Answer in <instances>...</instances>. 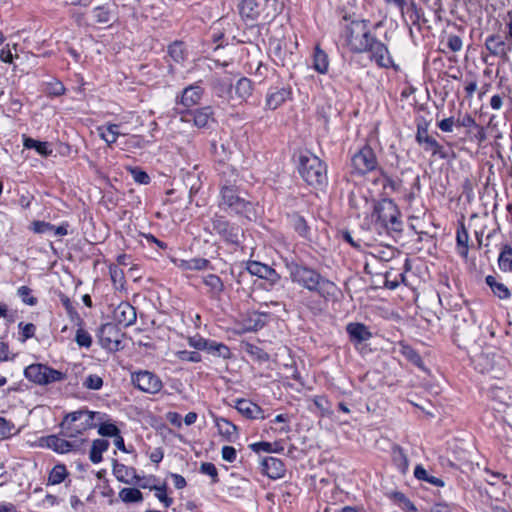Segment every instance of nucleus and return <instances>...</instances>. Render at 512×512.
<instances>
[{"mask_svg":"<svg viewBox=\"0 0 512 512\" xmlns=\"http://www.w3.org/2000/svg\"><path fill=\"white\" fill-rule=\"evenodd\" d=\"M287 266L293 282L310 291L318 292L320 296L327 300L336 296L337 286L333 282L322 278L315 270L299 265L294 261L287 263Z\"/></svg>","mask_w":512,"mask_h":512,"instance_id":"1","label":"nucleus"},{"mask_svg":"<svg viewBox=\"0 0 512 512\" xmlns=\"http://www.w3.org/2000/svg\"><path fill=\"white\" fill-rule=\"evenodd\" d=\"M371 219L375 230L386 232H400L402 230V221L400 212L392 200H383L373 206Z\"/></svg>","mask_w":512,"mask_h":512,"instance_id":"2","label":"nucleus"},{"mask_svg":"<svg viewBox=\"0 0 512 512\" xmlns=\"http://www.w3.org/2000/svg\"><path fill=\"white\" fill-rule=\"evenodd\" d=\"M99 412L89 411L87 409H80L70 412L65 415L60 423L62 434L65 437H75L82 434L84 431L96 426L94 419Z\"/></svg>","mask_w":512,"mask_h":512,"instance_id":"3","label":"nucleus"},{"mask_svg":"<svg viewBox=\"0 0 512 512\" xmlns=\"http://www.w3.org/2000/svg\"><path fill=\"white\" fill-rule=\"evenodd\" d=\"M299 173L307 184L311 186H322L327 181L326 165L310 152L300 155Z\"/></svg>","mask_w":512,"mask_h":512,"instance_id":"4","label":"nucleus"},{"mask_svg":"<svg viewBox=\"0 0 512 512\" xmlns=\"http://www.w3.org/2000/svg\"><path fill=\"white\" fill-rule=\"evenodd\" d=\"M345 45L353 53L367 52L374 36L371 35L366 21H353L345 27L342 35Z\"/></svg>","mask_w":512,"mask_h":512,"instance_id":"5","label":"nucleus"},{"mask_svg":"<svg viewBox=\"0 0 512 512\" xmlns=\"http://www.w3.org/2000/svg\"><path fill=\"white\" fill-rule=\"evenodd\" d=\"M24 376L30 382L46 386L66 379V374L41 363H33L24 369Z\"/></svg>","mask_w":512,"mask_h":512,"instance_id":"6","label":"nucleus"},{"mask_svg":"<svg viewBox=\"0 0 512 512\" xmlns=\"http://www.w3.org/2000/svg\"><path fill=\"white\" fill-rule=\"evenodd\" d=\"M220 205L232 213L251 218L253 204L240 197L233 187H223L221 189Z\"/></svg>","mask_w":512,"mask_h":512,"instance_id":"7","label":"nucleus"},{"mask_svg":"<svg viewBox=\"0 0 512 512\" xmlns=\"http://www.w3.org/2000/svg\"><path fill=\"white\" fill-rule=\"evenodd\" d=\"M71 438V440H68L58 435H48L39 439V446L42 448L51 449L58 454H67L81 451L85 440L78 438L77 436Z\"/></svg>","mask_w":512,"mask_h":512,"instance_id":"8","label":"nucleus"},{"mask_svg":"<svg viewBox=\"0 0 512 512\" xmlns=\"http://www.w3.org/2000/svg\"><path fill=\"white\" fill-rule=\"evenodd\" d=\"M378 166L377 157L370 146H363L351 157V167L354 173L364 175L374 171Z\"/></svg>","mask_w":512,"mask_h":512,"instance_id":"9","label":"nucleus"},{"mask_svg":"<svg viewBox=\"0 0 512 512\" xmlns=\"http://www.w3.org/2000/svg\"><path fill=\"white\" fill-rule=\"evenodd\" d=\"M133 385L142 392L156 394L163 388L162 380L153 372L140 370L131 374Z\"/></svg>","mask_w":512,"mask_h":512,"instance_id":"10","label":"nucleus"},{"mask_svg":"<svg viewBox=\"0 0 512 512\" xmlns=\"http://www.w3.org/2000/svg\"><path fill=\"white\" fill-rule=\"evenodd\" d=\"M367 52H370V58L374 60L379 67L390 68L393 66V59L387 46L375 37L369 44Z\"/></svg>","mask_w":512,"mask_h":512,"instance_id":"11","label":"nucleus"},{"mask_svg":"<svg viewBox=\"0 0 512 512\" xmlns=\"http://www.w3.org/2000/svg\"><path fill=\"white\" fill-rule=\"evenodd\" d=\"M181 120L185 122L192 121L197 128H206L210 122L214 121L213 110L210 106H206L186 113L181 112Z\"/></svg>","mask_w":512,"mask_h":512,"instance_id":"12","label":"nucleus"},{"mask_svg":"<svg viewBox=\"0 0 512 512\" xmlns=\"http://www.w3.org/2000/svg\"><path fill=\"white\" fill-rule=\"evenodd\" d=\"M262 473L267 475L270 479H280L284 477L286 467L283 461L279 458L268 456L261 461Z\"/></svg>","mask_w":512,"mask_h":512,"instance_id":"13","label":"nucleus"},{"mask_svg":"<svg viewBox=\"0 0 512 512\" xmlns=\"http://www.w3.org/2000/svg\"><path fill=\"white\" fill-rule=\"evenodd\" d=\"M135 308L127 302L120 303L114 310V320L118 325L128 327L136 322Z\"/></svg>","mask_w":512,"mask_h":512,"instance_id":"14","label":"nucleus"},{"mask_svg":"<svg viewBox=\"0 0 512 512\" xmlns=\"http://www.w3.org/2000/svg\"><path fill=\"white\" fill-rule=\"evenodd\" d=\"M100 342L103 347L117 349L120 345V333L116 325L107 323L100 329Z\"/></svg>","mask_w":512,"mask_h":512,"instance_id":"15","label":"nucleus"},{"mask_svg":"<svg viewBox=\"0 0 512 512\" xmlns=\"http://www.w3.org/2000/svg\"><path fill=\"white\" fill-rule=\"evenodd\" d=\"M237 411L248 419H264L263 409L256 403L247 399H236L235 406Z\"/></svg>","mask_w":512,"mask_h":512,"instance_id":"16","label":"nucleus"},{"mask_svg":"<svg viewBox=\"0 0 512 512\" xmlns=\"http://www.w3.org/2000/svg\"><path fill=\"white\" fill-rule=\"evenodd\" d=\"M112 472L116 479L124 484H134L138 483L140 480V477L137 475L135 468L126 466L117 461H115L113 464Z\"/></svg>","mask_w":512,"mask_h":512,"instance_id":"17","label":"nucleus"},{"mask_svg":"<svg viewBox=\"0 0 512 512\" xmlns=\"http://www.w3.org/2000/svg\"><path fill=\"white\" fill-rule=\"evenodd\" d=\"M486 251L485 254L496 253L498 252V256H511L512 248L508 245L503 244L502 236L499 233H494L488 235L487 238Z\"/></svg>","mask_w":512,"mask_h":512,"instance_id":"18","label":"nucleus"},{"mask_svg":"<svg viewBox=\"0 0 512 512\" xmlns=\"http://www.w3.org/2000/svg\"><path fill=\"white\" fill-rule=\"evenodd\" d=\"M213 230L224 237L226 240L236 242L238 237V228L231 227L222 216H215L212 219Z\"/></svg>","mask_w":512,"mask_h":512,"instance_id":"19","label":"nucleus"},{"mask_svg":"<svg viewBox=\"0 0 512 512\" xmlns=\"http://www.w3.org/2000/svg\"><path fill=\"white\" fill-rule=\"evenodd\" d=\"M347 334L352 342L362 343L372 338L369 328L359 322H351L346 326Z\"/></svg>","mask_w":512,"mask_h":512,"instance_id":"20","label":"nucleus"},{"mask_svg":"<svg viewBox=\"0 0 512 512\" xmlns=\"http://www.w3.org/2000/svg\"><path fill=\"white\" fill-rule=\"evenodd\" d=\"M213 420L219 434L227 441H233L238 437V427L231 421L220 416H213Z\"/></svg>","mask_w":512,"mask_h":512,"instance_id":"21","label":"nucleus"},{"mask_svg":"<svg viewBox=\"0 0 512 512\" xmlns=\"http://www.w3.org/2000/svg\"><path fill=\"white\" fill-rule=\"evenodd\" d=\"M291 91L288 88L271 89L266 97V107L275 110L280 107L289 97Z\"/></svg>","mask_w":512,"mask_h":512,"instance_id":"22","label":"nucleus"},{"mask_svg":"<svg viewBox=\"0 0 512 512\" xmlns=\"http://www.w3.org/2000/svg\"><path fill=\"white\" fill-rule=\"evenodd\" d=\"M203 95V88L198 84L186 87L181 95L180 103L189 108L199 103Z\"/></svg>","mask_w":512,"mask_h":512,"instance_id":"23","label":"nucleus"},{"mask_svg":"<svg viewBox=\"0 0 512 512\" xmlns=\"http://www.w3.org/2000/svg\"><path fill=\"white\" fill-rule=\"evenodd\" d=\"M505 363L506 361L499 351L487 352L484 358L482 357V371H500L505 366Z\"/></svg>","mask_w":512,"mask_h":512,"instance_id":"24","label":"nucleus"},{"mask_svg":"<svg viewBox=\"0 0 512 512\" xmlns=\"http://www.w3.org/2000/svg\"><path fill=\"white\" fill-rule=\"evenodd\" d=\"M247 270L250 274L258 276L259 278L274 280L276 276L275 270L268 264L259 261L249 260L247 263Z\"/></svg>","mask_w":512,"mask_h":512,"instance_id":"25","label":"nucleus"},{"mask_svg":"<svg viewBox=\"0 0 512 512\" xmlns=\"http://www.w3.org/2000/svg\"><path fill=\"white\" fill-rule=\"evenodd\" d=\"M97 131L100 138L104 140L108 145L114 144L119 136L124 135V133L120 131V125L114 123L99 126Z\"/></svg>","mask_w":512,"mask_h":512,"instance_id":"26","label":"nucleus"},{"mask_svg":"<svg viewBox=\"0 0 512 512\" xmlns=\"http://www.w3.org/2000/svg\"><path fill=\"white\" fill-rule=\"evenodd\" d=\"M486 284L491 289L492 293L501 300L509 299L511 292L509 288L495 276H487Z\"/></svg>","mask_w":512,"mask_h":512,"instance_id":"27","label":"nucleus"},{"mask_svg":"<svg viewBox=\"0 0 512 512\" xmlns=\"http://www.w3.org/2000/svg\"><path fill=\"white\" fill-rule=\"evenodd\" d=\"M313 68L320 74H326L329 69L328 55L318 45L314 48Z\"/></svg>","mask_w":512,"mask_h":512,"instance_id":"28","label":"nucleus"},{"mask_svg":"<svg viewBox=\"0 0 512 512\" xmlns=\"http://www.w3.org/2000/svg\"><path fill=\"white\" fill-rule=\"evenodd\" d=\"M109 441L105 439H95L89 453V459L92 463L98 464L102 461V454L108 450Z\"/></svg>","mask_w":512,"mask_h":512,"instance_id":"29","label":"nucleus"},{"mask_svg":"<svg viewBox=\"0 0 512 512\" xmlns=\"http://www.w3.org/2000/svg\"><path fill=\"white\" fill-rule=\"evenodd\" d=\"M399 353L406 360H408L409 362H411L412 364H414L418 368L424 369V363H423V360H422L421 356L410 345H408V344H406L404 342H400L399 343Z\"/></svg>","mask_w":512,"mask_h":512,"instance_id":"30","label":"nucleus"},{"mask_svg":"<svg viewBox=\"0 0 512 512\" xmlns=\"http://www.w3.org/2000/svg\"><path fill=\"white\" fill-rule=\"evenodd\" d=\"M416 140L419 144L425 145V150L431 151L433 155H436L441 149L439 143L433 137L429 136L425 129H418Z\"/></svg>","mask_w":512,"mask_h":512,"instance_id":"31","label":"nucleus"},{"mask_svg":"<svg viewBox=\"0 0 512 512\" xmlns=\"http://www.w3.org/2000/svg\"><path fill=\"white\" fill-rule=\"evenodd\" d=\"M23 146L26 149H34L41 156H49L52 154V148L48 142H42L33 138L23 136Z\"/></svg>","mask_w":512,"mask_h":512,"instance_id":"32","label":"nucleus"},{"mask_svg":"<svg viewBox=\"0 0 512 512\" xmlns=\"http://www.w3.org/2000/svg\"><path fill=\"white\" fill-rule=\"evenodd\" d=\"M98 417V420L100 421L98 425V434L103 437H114L118 436L120 433V430L118 427L112 423L110 420H104L106 417L105 414L100 413V415H96Z\"/></svg>","mask_w":512,"mask_h":512,"instance_id":"33","label":"nucleus"},{"mask_svg":"<svg viewBox=\"0 0 512 512\" xmlns=\"http://www.w3.org/2000/svg\"><path fill=\"white\" fill-rule=\"evenodd\" d=\"M239 12L246 20H255L259 15L258 4L255 0H242L239 5Z\"/></svg>","mask_w":512,"mask_h":512,"instance_id":"34","label":"nucleus"},{"mask_svg":"<svg viewBox=\"0 0 512 512\" xmlns=\"http://www.w3.org/2000/svg\"><path fill=\"white\" fill-rule=\"evenodd\" d=\"M391 454L393 463L397 467L398 471L405 474L409 468V461L404 450L399 446H394Z\"/></svg>","mask_w":512,"mask_h":512,"instance_id":"35","label":"nucleus"},{"mask_svg":"<svg viewBox=\"0 0 512 512\" xmlns=\"http://www.w3.org/2000/svg\"><path fill=\"white\" fill-rule=\"evenodd\" d=\"M204 350L213 356L222 357L223 359H228L231 355L230 349L227 345L210 339L207 340Z\"/></svg>","mask_w":512,"mask_h":512,"instance_id":"36","label":"nucleus"},{"mask_svg":"<svg viewBox=\"0 0 512 512\" xmlns=\"http://www.w3.org/2000/svg\"><path fill=\"white\" fill-rule=\"evenodd\" d=\"M231 90L232 83L229 79H215L213 81V92L217 97L229 100Z\"/></svg>","mask_w":512,"mask_h":512,"instance_id":"37","label":"nucleus"},{"mask_svg":"<svg viewBox=\"0 0 512 512\" xmlns=\"http://www.w3.org/2000/svg\"><path fill=\"white\" fill-rule=\"evenodd\" d=\"M253 92L252 81L246 77L240 78L235 85V94L242 101H246Z\"/></svg>","mask_w":512,"mask_h":512,"instance_id":"38","label":"nucleus"},{"mask_svg":"<svg viewBox=\"0 0 512 512\" xmlns=\"http://www.w3.org/2000/svg\"><path fill=\"white\" fill-rule=\"evenodd\" d=\"M118 496L124 503H139L143 501V494L137 488H122Z\"/></svg>","mask_w":512,"mask_h":512,"instance_id":"39","label":"nucleus"},{"mask_svg":"<svg viewBox=\"0 0 512 512\" xmlns=\"http://www.w3.org/2000/svg\"><path fill=\"white\" fill-rule=\"evenodd\" d=\"M414 476L420 481H425L436 487H443L444 481L438 477L429 475L426 469L422 465H417L414 469Z\"/></svg>","mask_w":512,"mask_h":512,"instance_id":"40","label":"nucleus"},{"mask_svg":"<svg viewBox=\"0 0 512 512\" xmlns=\"http://www.w3.org/2000/svg\"><path fill=\"white\" fill-rule=\"evenodd\" d=\"M68 475V471L64 464L55 465L49 473L48 482L51 485L62 483Z\"/></svg>","mask_w":512,"mask_h":512,"instance_id":"41","label":"nucleus"},{"mask_svg":"<svg viewBox=\"0 0 512 512\" xmlns=\"http://www.w3.org/2000/svg\"><path fill=\"white\" fill-rule=\"evenodd\" d=\"M456 240L457 249L460 256H467L469 250V236L464 226H461L457 229Z\"/></svg>","mask_w":512,"mask_h":512,"instance_id":"42","label":"nucleus"},{"mask_svg":"<svg viewBox=\"0 0 512 512\" xmlns=\"http://www.w3.org/2000/svg\"><path fill=\"white\" fill-rule=\"evenodd\" d=\"M457 123L459 126L467 128L468 132L473 133V135L476 138L480 135V128L477 125L475 119L471 115H469V114L460 115L457 119Z\"/></svg>","mask_w":512,"mask_h":512,"instance_id":"43","label":"nucleus"},{"mask_svg":"<svg viewBox=\"0 0 512 512\" xmlns=\"http://www.w3.org/2000/svg\"><path fill=\"white\" fill-rule=\"evenodd\" d=\"M391 499H393L399 507L407 512H416L417 509L415 505L403 494L402 492H393L391 494Z\"/></svg>","mask_w":512,"mask_h":512,"instance_id":"44","label":"nucleus"},{"mask_svg":"<svg viewBox=\"0 0 512 512\" xmlns=\"http://www.w3.org/2000/svg\"><path fill=\"white\" fill-rule=\"evenodd\" d=\"M315 407L319 410L321 416H330L332 411L330 409L329 401L326 396L318 395L313 398Z\"/></svg>","mask_w":512,"mask_h":512,"instance_id":"45","label":"nucleus"},{"mask_svg":"<svg viewBox=\"0 0 512 512\" xmlns=\"http://www.w3.org/2000/svg\"><path fill=\"white\" fill-rule=\"evenodd\" d=\"M249 448L256 453H259V452L281 453L284 450V448L273 449V444L270 442H265V441L252 443L249 445Z\"/></svg>","mask_w":512,"mask_h":512,"instance_id":"46","label":"nucleus"},{"mask_svg":"<svg viewBox=\"0 0 512 512\" xmlns=\"http://www.w3.org/2000/svg\"><path fill=\"white\" fill-rule=\"evenodd\" d=\"M17 295L23 303L34 306L37 304V298L32 295V290L27 286H21L17 290Z\"/></svg>","mask_w":512,"mask_h":512,"instance_id":"47","label":"nucleus"},{"mask_svg":"<svg viewBox=\"0 0 512 512\" xmlns=\"http://www.w3.org/2000/svg\"><path fill=\"white\" fill-rule=\"evenodd\" d=\"M485 474L484 480L491 487H502L504 485L505 476L501 473H493L489 469H485Z\"/></svg>","mask_w":512,"mask_h":512,"instance_id":"48","label":"nucleus"},{"mask_svg":"<svg viewBox=\"0 0 512 512\" xmlns=\"http://www.w3.org/2000/svg\"><path fill=\"white\" fill-rule=\"evenodd\" d=\"M168 54L177 63L183 61L185 57L183 44L181 42H174L169 46Z\"/></svg>","mask_w":512,"mask_h":512,"instance_id":"49","label":"nucleus"},{"mask_svg":"<svg viewBox=\"0 0 512 512\" xmlns=\"http://www.w3.org/2000/svg\"><path fill=\"white\" fill-rule=\"evenodd\" d=\"M204 283L213 293H219L223 289V283L217 275L209 274L204 277Z\"/></svg>","mask_w":512,"mask_h":512,"instance_id":"50","label":"nucleus"},{"mask_svg":"<svg viewBox=\"0 0 512 512\" xmlns=\"http://www.w3.org/2000/svg\"><path fill=\"white\" fill-rule=\"evenodd\" d=\"M103 386V379L96 374H89L83 381V387L89 390H99Z\"/></svg>","mask_w":512,"mask_h":512,"instance_id":"51","label":"nucleus"},{"mask_svg":"<svg viewBox=\"0 0 512 512\" xmlns=\"http://www.w3.org/2000/svg\"><path fill=\"white\" fill-rule=\"evenodd\" d=\"M180 361L198 363L201 361V355L196 351L180 350L175 353Z\"/></svg>","mask_w":512,"mask_h":512,"instance_id":"52","label":"nucleus"},{"mask_svg":"<svg viewBox=\"0 0 512 512\" xmlns=\"http://www.w3.org/2000/svg\"><path fill=\"white\" fill-rule=\"evenodd\" d=\"M150 489H153L156 491L155 492L156 498L161 503H163L166 508H168L172 505L173 499L167 496L166 487L164 485L163 486H153V487H150Z\"/></svg>","mask_w":512,"mask_h":512,"instance_id":"53","label":"nucleus"},{"mask_svg":"<svg viewBox=\"0 0 512 512\" xmlns=\"http://www.w3.org/2000/svg\"><path fill=\"white\" fill-rule=\"evenodd\" d=\"M75 341L80 347L89 348L92 344V338L90 334L82 328H79L76 332Z\"/></svg>","mask_w":512,"mask_h":512,"instance_id":"54","label":"nucleus"},{"mask_svg":"<svg viewBox=\"0 0 512 512\" xmlns=\"http://www.w3.org/2000/svg\"><path fill=\"white\" fill-rule=\"evenodd\" d=\"M18 327L20 329V334H21V341L22 342H25L26 340L34 337L35 335V331H36V327L34 324L32 323H26L24 324L23 322H20L18 324Z\"/></svg>","mask_w":512,"mask_h":512,"instance_id":"55","label":"nucleus"},{"mask_svg":"<svg viewBox=\"0 0 512 512\" xmlns=\"http://www.w3.org/2000/svg\"><path fill=\"white\" fill-rule=\"evenodd\" d=\"M32 229L35 233L52 236L53 225L44 221H35L32 223Z\"/></svg>","mask_w":512,"mask_h":512,"instance_id":"56","label":"nucleus"},{"mask_svg":"<svg viewBox=\"0 0 512 512\" xmlns=\"http://www.w3.org/2000/svg\"><path fill=\"white\" fill-rule=\"evenodd\" d=\"M200 472L212 478L213 482L218 481V471L213 463L204 462L200 466Z\"/></svg>","mask_w":512,"mask_h":512,"instance_id":"57","label":"nucleus"},{"mask_svg":"<svg viewBox=\"0 0 512 512\" xmlns=\"http://www.w3.org/2000/svg\"><path fill=\"white\" fill-rule=\"evenodd\" d=\"M93 18L99 23H107L110 21V12L104 7H96L93 9Z\"/></svg>","mask_w":512,"mask_h":512,"instance_id":"58","label":"nucleus"},{"mask_svg":"<svg viewBox=\"0 0 512 512\" xmlns=\"http://www.w3.org/2000/svg\"><path fill=\"white\" fill-rule=\"evenodd\" d=\"M110 276L112 281L115 284L123 285L124 282V272L122 269L118 268L116 265H110Z\"/></svg>","mask_w":512,"mask_h":512,"instance_id":"59","label":"nucleus"},{"mask_svg":"<svg viewBox=\"0 0 512 512\" xmlns=\"http://www.w3.org/2000/svg\"><path fill=\"white\" fill-rule=\"evenodd\" d=\"M207 340L201 336H192L188 338V344L190 347L197 350H204L207 344Z\"/></svg>","mask_w":512,"mask_h":512,"instance_id":"60","label":"nucleus"},{"mask_svg":"<svg viewBox=\"0 0 512 512\" xmlns=\"http://www.w3.org/2000/svg\"><path fill=\"white\" fill-rule=\"evenodd\" d=\"M222 459L227 462H234L237 457L236 449L232 446H223L221 450Z\"/></svg>","mask_w":512,"mask_h":512,"instance_id":"61","label":"nucleus"},{"mask_svg":"<svg viewBox=\"0 0 512 512\" xmlns=\"http://www.w3.org/2000/svg\"><path fill=\"white\" fill-rule=\"evenodd\" d=\"M247 352L251 355L256 356L259 360L266 361L269 356L266 352H264L261 348L255 345H248Z\"/></svg>","mask_w":512,"mask_h":512,"instance_id":"62","label":"nucleus"},{"mask_svg":"<svg viewBox=\"0 0 512 512\" xmlns=\"http://www.w3.org/2000/svg\"><path fill=\"white\" fill-rule=\"evenodd\" d=\"M382 1L388 6L396 7L400 11L402 17L404 18L405 9L407 6V0H382Z\"/></svg>","mask_w":512,"mask_h":512,"instance_id":"63","label":"nucleus"},{"mask_svg":"<svg viewBox=\"0 0 512 512\" xmlns=\"http://www.w3.org/2000/svg\"><path fill=\"white\" fill-rule=\"evenodd\" d=\"M485 1H486L485 10L488 14H492V12H495L496 10L502 8V6H503L502 0H485Z\"/></svg>","mask_w":512,"mask_h":512,"instance_id":"64","label":"nucleus"}]
</instances>
